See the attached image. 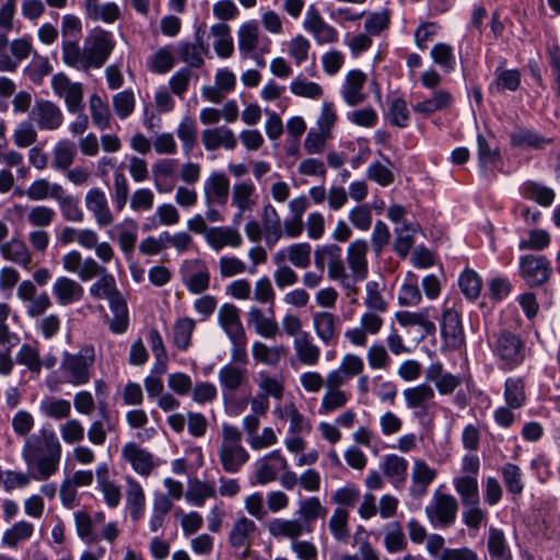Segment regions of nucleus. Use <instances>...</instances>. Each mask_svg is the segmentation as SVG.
<instances>
[{
	"instance_id": "1",
	"label": "nucleus",
	"mask_w": 560,
	"mask_h": 560,
	"mask_svg": "<svg viewBox=\"0 0 560 560\" xmlns=\"http://www.w3.org/2000/svg\"><path fill=\"white\" fill-rule=\"evenodd\" d=\"M62 446L51 429H42L24 439L21 457L35 470L34 479L45 481L59 468Z\"/></svg>"
},
{
	"instance_id": "2",
	"label": "nucleus",
	"mask_w": 560,
	"mask_h": 560,
	"mask_svg": "<svg viewBox=\"0 0 560 560\" xmlns=\"http://www.w3.org/2000/svg\"><path fill=\"white\" fill-rule=\"evenodd\" d=\"M95 361L93 345H83L78 352H62L58 369L59 382L73 387L86 385L93 377Z\"/></svg>"
},
{
	"instance_id": "3",
	"label": "nucleus",
	"mask_w": 560,
	"mask_h": 560,
	"mask_svg": "<svg viewBox=\"0 0 560 560\" xmlns=\"http://www.w3.org/2000/svg\"><path fill=\"white\" fill-rule=\"evenodd\" d=\"M267 529L273 538L291 540V551L299 560L318 559V549L315 544L299 539L304 534H311L313 528H307L295 518H273L268 523Z\"/></svg>"
},
{
	"instance_id": "4",
	"label": "nucleus",
	"mask_w": 560,
	"mask_h": 560,
	"mask_svg": "<svg viewBox=\"0 0 560 560\" xmlns=\"http://www.w3.org/2000/svg\"><path fill=\"white\" fill-rule=\"evenodd\" d=\"M218 457L222 469L228 474L238 472L248 462L249 453L242 445L238 428L228 423L222 425Z\"/></svg>"
},
{
	"instance_id": "5",
	"label": "nucleus",
	"mask_w": 560,
	"mask_h": 560,
	"mask_svg": "<svg viewBox=\"0 0 560 560\" xmlns=\"http://www.w3.org/2000/svg\"><path fill=\"white\" fill-rule=\"evenodd\" d=\"M231 360L218 372V380L223 393H236L248 384L247 348L231 349Z\"/></svg>"
},
{
	"instance_id": "6",
	"label": "nucleus",
	"mask_w": 560,
	"mask_h": 560,
	"mask_svg": "<svg viewBox=\"0 0 560 560\" xmlns=\"http://www.w3.org/2000/svg\"><path fill=\"white\" fill-rule=\"evenodd\" d=\"M493 353L499 359L501 370H514L525 361V342L511 331H501L493 342Z\"/></svg>"
},
{
	"instance_id": "7",
	"label": "nucleus",
	"mask_w": 560,
	"mask_h": 560,
	"mask_svg": "<svg viewBox=\"0 0 560 560\" xmlns=\"http://www.w3.org/2000/svg\"><path fill=\"white\" fill-rule=\"evenodd\" d=\"M518 272L528 287L536 288L550 280L553 269L546 256L527 254L520 257Z\"/></svg>"
},
{
	"instance_id": "8",
	"label": "nucleus",
	"mask_w": 560,
	"mask_h": 560,
	"mask_svg": "<svg viewBox=\"0 0 560 560\" xmlns=\"http://www.w3.org/2000/svg\"><path fill=\"white\" fill-rule=\"evenodd\" d=\"M90 69H100L114 50L115 40L110 32L95 28L84 42Z\"/></svg>"
},
{
	"instance_id": "9",
	"label": "nucleus",
	"mask_w": 560,
	"mask_h": 560,
	"mask_svg": "<svg viewBox=\"0 0 560 560\" xmlns=\"http://www.w3.org/2000/svg\"><path fill=\"white\" fill-rule=\"evenodd\" d=\"M218 323L231 342V349L247 348V336L243 327L240 310L231 303H224L218 311Z\"/></svg>"
},
{
	"instance_id": "10",
	"label": "nucleus",
	"mask_w": 560,
	"mask_h": 560,
	"mask_svg": "<svg viewBox=\"0 0 560 560\" xmlns=\"http://www.w3.org/2000/svg\"><path fill=\"white\" fill-rule=\"evenodd\" d=\"M51 89L54 94L62 98L67 110L70 114L81 113L83 104V85L80 82H73L63 72H58L51 78Z\"/></svg>"
},
{
	"instance_id": "11",
	"label": "nucleus",
	"mask_w": 560,
	"mask_h": 560,
	"mask_svg": "<svg viewBox=\"0 0 560 560\" xmlns=\"http://www.w3.org/2000/svg\"><path fill=\"white\" fill-rule=\"evenodd\" d=\"M457 500L446 493L435 492L431 503L425 508L424 512L430 523L435 527L451 526L457 516Z\"/></svg>"
},
{
	"instance_id": "12",
	"label": "nucleus",
	"mask_w": 560,
	"mask_h": 560,
	"mask_svg": "<svg viewBox=\"0 0 560 560\" xmlns=\"http://www.w3.org/2000/svg\"><path fill=\"white\" fill-rule=\"evenodd\" d=\"M382 312L365 311L360 317V325L345 331V339L355 348H364L369 336H376L384 326Z\"/></svg>"
},
{
	"instance_id": "13",
	"label": "nucleus",
	"mask_w": 560,
	"mask_h": 560,
	"mask_svg": "<svg viewBox=\"0 0 560 560\" xmlns=\"http://www.w3.org/2000/svg\"><path fill=\"white\" fill-rule=\"evenodd\" d=\"M406 408L413 411L417 419H423L434 408V389L425 383L407 387L402 390Z\"/></svg>"
},
{
	"instance_id": "14",
	"label": "nucleus",
	"mask_w": 560,
	"mask_h": 560,
	"mask_svg": "<svg viewBox=\"0 0 560 560\" xmlns=\"http://www.w3.org/2000/svg\"><path fill=\"white\" fill-rule=\"evenodd\" d=\"M31 118L39 130L55 131L63 125L61 108L49 100H37L31 110Z\"/></svg>"
},
{
	"instance_id": "15",
	"label": "nucleus",
	"mask_w": 560,
	"mask_h": 560,
	"mask_svg": "<svg viewBox=\"0 0 560 560\" xmlns=\"http://www.w3.org/2000/svg\"><path fill=\"white\" fill-rule=\"evenodd\" d=\"M369 245L365 240L359 238L347 247V265L352 277V287H358L359 282L366 279L369 273L368 255Z\"/></svg>"
},
{
	"instance_id": "16",
	"label": "nucleus",
	"mask_w": 560,
	"mask_h": 560,
	"mask_svg": "<svg viewBox=\"0 0 560 560\" xmlns=\"http://www.w3.org/2000/svg\"><path fill=\"white\" fill-rule=\"evenodd\" d=\"M257 532L256 523L246 517L236 518L229 533V544L234 550L241 551V558L246 559Z\"/></svg>"
},
{
	"instance_id": "17",
	"label": "nucleus",
	"mask_w": 560,
	"mask_h": 560,
	"mask_svg": "<svg viewBox=\"0 0 560 560\" xmlns=\"http://www.w3.org/2000/svg\"><path fill=\"white\" fill-rule=\"evenodd\" d=\"M121 457L130 464L136 474L149 477L156 468L153 454L135 442H127L121 448Z\"/></svg>"
},
{
	"instance_id": "18",
	"label": "nucleus",
	"mask_w": 560,
	"mask_h": 560,
	"mask_svg": "<svg viewBox=\"0 0 560 560\" xmlns=\"http://www.w3.org/2000/svg\"><path fill=\"white\" fill-rule=\"evenodd\" d=\"M84 202L98 228H107L114 223V213L109 208L105 192L101 188H91L84 197Z\"/></svg>"
},
{
	"instance_id": "19",
	"label": "nucleus",
	"mask_w": 560,
	"mask_h": 560,
	"mask_svg": "<svg viewBox=\"0 0 560 560\" xmlns=\"http://www.w3.org/2000/svg\"><path fill=\"white\" fill-rule=\"evenodd\" d=\"M230 195V179L222 172H212L203 183L206 205H218L224 208Z\"/></svg>"
},
{
	"instance_id": "20",
	"label": "nucleus",
	"mask_w": 560,
	"mask_h": 560,
	"mask_svg": "<svg viewBox=\"0 0 560 560\" xmlns=\"http://www.w3.org/2000/svg\"><path fill=\"white\" fill-rule=\"evenodd\" d=\"M65 271L74 273L82 282L91 280V276L100 269V262L93 257H82L79 250H70L61 257Z\"/></svg>"
},
{
	"instance_id": "21",
	"label": "nucleus",
	"mask_w": 560,
	"mask_h": 560,
	"mask_svg": "<svg viewBox=\"0 0 560 560\" xmlns=\"http://www.w3.org/2000/svg\"><path fill=\"white\" fill-rule=\"evenodd\" d=\"M100 264V269L91 276V280L97 278L89 289L90 295L96 300H107L108 304L124 296L117 288L115 277L109 273L104 266Z\"/></svg>"
},
{
	"instance_id": "22",
	"label": "nucleus",
	"mask_w": 560,
	"mask_h": 560,
	"mask_svg": "<svg viewBox=\"0 0 560 560\" xmlns=\"http://www.w3.org/2000/svg\"><path fill=\"white\" fill-rule=\"evenodd\" d=\"M288 468V462L280 450H275L257 462L256 480L259 485L270 483L278 478L281 470Z\"/></svg>"
},
{
	"instance_id": "23",
	"label": "nucleus",
	"mask_w": 560,
	"mask_h": 560,
	"mask_svg": "<svg viewBox=\"0 0 560 560\" xmlns=\"http://www.w3.org/2000/svg\"><path fill=\"white\" fill-rule=\"evenodd\" d=\"M441 334L447 348L459 349L464 346L465 335L459 314L456 311L452 308L443 311Z\"/></svg>"
},
{
	"instance_id": "24",
	"label": "nucleus",
	"mask_w": 560,
	"mask_h": 560,
	"mask_svg": "<svg viewBox=\"0 0 560 560\" xmlns=\"http://www.w3.org/2000/svg\"><path fill=\"white\" fill-rule=\"evenodd\" d=\"M0 254L4 260L13 262L25 270H31L34 267L31 248L19 237H12L2 243L0 245Z\"/></svg>"
},
{
	"instance_id": "25",
	"label": "nucleus",
	"mask_w": 560,
	"mask_h": 560,
	"mask_svg": "<svg viewBox=\"0 0 560 560\" xmlns=\"http://www.w3.org/2000/svg\"><path fill=\"white\" fill-rule=\"evenodd\" d=\"M303 26L313 35L318 45L332 44L338 40V31L326 23L314 8L307 12Z\"/></svg>"
},
{
	"instance_id": "26",
	"label": "nucleus",
	"mask_w": 560,
	"mask_h": 560,
	"mask_svg": "<svg viewBox=\"0 0 560 560\" xmlns=\"http://www.w3.org/2000/svg\"><path fill=\"white\" fill-rule=\"evenodd\" d=\"M312 323L317 338L326 346L330 345L339 335L340 318L331 312L314 313Z\"/></svg>"
},
{
	"instance_id": "27",
	"label": "nucleus",
	"mask_w": 560,
	"mask_h": 560,
	"mask_svg": "<svg viewBox=\"0 0 560 560\" xmlns=\"http://www.w3.org/2000/svg\"><path fill=\"white\" fill-rule=\"evenodd\" d=\"M57 303L61 306L71 305L82 300L84 288L77 280L61 276L58 277L51 287Z\"/></svg>"
},
{
	"instance_id": "28",
	"label": "nucleus",
	"mask_w": 560,
	"mask_h": 560,
	"mask_svg": "<svg viewBox=\"0 0 560 560\" xmlns=\"http://www.w3.org/2000/svg\"><path fill=\"white\" fill-rule=\"evenodd\" d=\"M295 360L304 366H315L320 360V348L310 332L303 331L293 339Z\"/></svg>"
},
{
	"instance_id": "29",
	"label": "nucleus",
	"mask_w": 560,
	"mask_h": 560,
	"mask_svg": "<svg viewBox=\"0 0 560 560\" xmlns=\"http://www.w3.org/2000/svg\"><path fill=\"white\" fill-rule=\"evenodd\" d=\"M77 243L83 249H94L95 256L102 264H109L115 257L113 246L108 242H100V236L93 229H80Z\"/></svg>"
},
{
	"instance_id": "30",
	"label": "nucleus",
	"mask_w": 560,
	"mask_h": 560,
	"mask_svg": "<svg viewBox=\"0 0 560 560\" xmlns=\"http://www.w3.org/2000/svg\"><path fill=\"white\" fill-rule=\"evenodd\" d=\"M207 244L215 252L224 247L238 248L243 245V237L238 230L233 226L210 228L206 235Z\"/></svg>"
},
{
	"instance_id": "31",
	"label": "nucleus",
	"mask_w": 560,
	"mask_h": 560,
	"mask_svg": "<svg viewBox=\"0 0 560 560\" xmlns=\"http://www.w3.org/2000/svg\"><path fill=\"white\" fill-rule=\"evenodd\" d=\"M425 378L433 383L440 395H451L462 385V377L444 371L442 363L435 362L425 370Z\"/></svg>"
},
{
	"instance_id": "32",
	"label": "nucleus",
	"mask_w": 560,
	"mask_h": 560,
	"mask_svg": "<svg viewBox=\"0 0 560 560\" xmlns=\"http://www.w3.org/2000/svg\"><path fill=\"white\" fill-rule=\"evenodd\" d=\"M126 483V506L132 521L137 522L144 515L145 493L141 483L132 476L124 477Z\"/></svg>"
},
{
	"instance_id": "33",
	"label": "nucleus",
	"mask_w": 560,
	"mask_h": 560,
	"mask_svg": "<svg viewBox=\"0 0 560 560\" xmlns=\"http://www.w3.org/2000/svg\"><path fill=\"white\" fill-rule=\"evenodd\" d=\"M201 142L207 151H215L220 148L234 150L237 145L233 130L225 126L205 129L201 132Z\"/></svg>"
},
{
	"instance_id": "34",
	"label": "nucleus",
	"mask_w": 560,
	"mask_h": 560,
	"mask_svg": "<svg viewBox=\"0 0 560 560\" xmlns=\"http://www.w3.org/2000/svg\"><path fill=\"white\" fill-rule=\"evenodd\" d=\"M365 82L366 74L361 70H350L347 73L341 88V95L349 106H355L364 102L366 97V94L363 91Z\"/></svg>"
},
{
	"instance_id": "35",
	"label": "nucleus",
	"mask_w": 560,
	"mask_h": 560,
	"mask_svg": "<svg viewBox=\"0 0 560 560\" xmlns=\"http://www.w3.org/2000/svg\"><path fill=\"white\" fill-rule=\"evenodd\" d=\"M260 218L266 245L272 247L283 237L280 214L277 209L268 202L262 206Z\"/></svg>"
},
{
	"instance_id": "36",
	"label": "nucleus",
	"mask_w": 560,
	"mask_h": 560,
	"mask_svg": "<svg viewBox=\"0 0 560 560\" xmlns=\"http://www.w3.org/2000/svg\"><path fill=\"white\" fill-rule=\"evenodd\" d=\"M247 324L254 328L257 335L267 339H273L279 334V327L273 315L268 317L260 308L255 306L247 312Z\"/></svg>"
},
{
	"instance_id": "37",
	"label": "nucleus",
	"mask_w": 560,
	"mask_h": 560,
	"mask_svg": "<svg viewBox=\"0 0 560 560\" xmlns=\"http://www.w3.org/2000/svg\"><path fill=\"white\" fill-rule=\"evenodd\" d=\"M328 278L339 283L348 298H351V302H357V295L359 293L358 287H352V277L346 271L341 253L327 265Z\"/></svg>"
},
{
	"instance_id": "38",
	"label": "nucleus",
	"mask_w": 560,
	"mask_h": 560,
	"mask_svg": "<svg viewBox=\"0 0 560 560\" xmlns=\"http://www.w3.org/2000/svg\"><path fill=\"white\" fill-rule=\"evenodd\" d=\"M454 103L453 94L447 90H435L431 97L424 98L413 105V110L424 116H430L435 112H442L450 108Z\"/></svg>"
},
{
	"instance_id": "39",
	"label": "nucleus",
	"mask_w": 560,
	"mask_h": 560,
	"mask_svg": "<svg viewBox=\"0 0 560 560\" xmlns=\"http://www.w3.org/2000/svg\"><path fill=\"white\" fill-rule=\"evenodd\" d=\"M287 354L283 345L268 346L262 341H255L252 345V357L257 364L276 366Z\"/></svg>"
},
{
	"instance_id": "40",
	"label": "nucleus",
	"mask_w": 560,
	"mask_h": 560,
	"mask_svg": "<svg viewBox=\"0 0 560 560\" xmlns=\"http://www.w3.org/2000/svg\"><path fill=\"white\" fill-rule=\"evenodd\" d=\"M256 187L250 180L240 182L232 187V205L237 209V218L255 206Z\"/></svg>"
},
{
	"instance_id": "41",
	"label": "nucleus",
	"mask_w": 560,
	"mask_h": 560,
	"mask_svg": "<svg viewBox=\"0 0 560 560\" xmlns=\"http://www.w3.org/2000/svg\"><path fill=\"white\" fill-rule=\"evenodd\" d=\"M197 43L180 42L178 44V55L180 60L192 68H200L203 65V54L208 52V46L200 36V31L196 34Z\"/></svg>"
},
{
	"instance_id": "42",
	"label": "nucleus",
	"mask_w": 560,
	"mask_h": 560,
	"mask_svg": "<svg viewBox=\"0 0 560 560\" xmlns=\"http://www.w3.org/2000/svg\"><path fill=\"white\" fill-rule=\"evenodd\" d=\"M61 50L62 61L65 62V65L77 70H90L88 57L85 54V46L81 48L79 45V40H62Z\"/></svg>"
},
{
	"instance_id": "43",
	"label": "nucleus",
	"mask_w": 560,
	"mask_h": 560,
	"mask_svg": "<svg viewBox=\"0 0 560 560\" xmlns=\"http://www.w3.org/2000/svg\"><path fill=\"white\" fill-rule=\"evenodd\" d=\"M296 518L300 524H304L307 528H313L312 523L318 518H325L327 515V509L322 504L317 497H310L299 502Z\"/></svg>"
},
{
	"instance_id": "44",
	"label": "nucleus",
	"mask_w": 560,
	"mask_h": 560,
	"mask_svg": "<svg viewBox=\"0 0 560 560\" xmlns=\"http://www.w3.org/2000/svg\"><path fill=\"white\" fill-rule=\"evenodd\" d=\"M196 267V271L185 275L183 281L187 290L192 294H201L210 287V272L206 264L201 260H194L189 262Z\"/></svg>"
},
{
	"instance_id": "45",
	"label": "nucleus",
	"mask_w": 560,
	"mask_h": 560,
	"mask_svg": "<svg viewBox=\"0 0 560 560\" xmlns=\"http://www.w3.org/2000/svg\"><path fill=\"white\" fill-rule=\"evenodd\" d=\"M383 474L396 486L405 482L408 471V460L397 454H388L381 465Z\"/></svg>"
},
{
	"instance_id": "46",
	"label": "nucleus",
	"mask_w": 560,
	"mask_h": 560,
	"mask_svg": "<svg viewBox=\"0 0 560 560\" xmlns=\"http://www.w3.org/2000/svg\"><path fill=\"white\" fill-rule=\"evenodd\" d=\"M525 380L520 376H511L504 383V401L505 405L521 409L525 406L527 396L525 392Z\"/></svg>"
},
{
	"instance_id": "47",
	"label": "nucleus",
	"mask_w": 560,
	"mask_h": 560,
	"mask_svg": "<svg viewBox=\"0 0 560 560\" xmlns=\"http://www.w3.org/2000/svg\"><path fill=\"white\" fill-rule=\"evenodd\" d=\"M524 198L535 201L542 207H549L555 200V191L535 180H526L521 187Z\"/></svg>"
},
{
	"instance_id": "48",
	"label": "nucleus",
	"mask_w": 560,
	"mask_h": 560,
	"mask_svg": "<svg viewBox=\"0 0 560 560\" xmlns=\"http://www.w3.org/2000/svg\"><path fill=\"white\" fill-rule=\"evenodd\" d=\"M454 488L460 498L463 505L480 504L479 487L474 476H462L454 478Z\"/></svg>"
},
{
	"instance_id": "49",
	"label": "nucleus",
	"mask_w": 560,
	"mask_h": 560,
	"mask_svg": "<svg viewBox=\"0 0 560 560\" xmlns=\"http://www.w3.org/2000/svg\"><path fill=\"white\" fill-rule=\"evenodd\" d=\"M487 547L491 560H512V553L503 530L490 527Z\"/></svg>"
},
{
	"instance_id": "50",
	"label": "nucleus",
	"mask_w": 560,
	"mask_h": 560,
	"mask_svg": "<svg viewBox=\"0 0 560 560\" xmlns=\"http://www.w3.org/2000/svg\"><path fill=\"white\" fill-rule=\"evenodd\" d=\"M350 393L345 389H328L322 396L318 413L323 416L330 415L347 406L350 400Z\"/></svg>"
},
{
	"instance_id": "51",
	"label": "nucleus",
	"mask_w": 560,
	"mask_h": 560,
	"mask_svg": "<svg viewBox=\"0 0 560 560\" xmlns=\"http://www.w3.org/2000/svg\"><path fill=\"white\" fill-rule=\"evenodd\" d=\"M396 319L404 327L418 326L428 335L435 332V324L430 320L429 308H424L420 312H397Z\"/></svg>"
},
{
	"instance_id": "52",
	"label": "nucleus",
	"mask_w": 560,
	"mask_h": 560,
	"mask_svg": "<svg viewBox=\"0 0 560 560\" xmlns=\"http://www.w3.org/2000/svg\"><path fill=\"white\" fill-rule=\"evenodd\" d=\"M211 35L215 38L213 48L221 58H229L234 51L233 38L229 25L218 23L211 26Z\"/></svg>"
},
{
	"instance_id": "53",
	"label": "nucleus",
	"mask_w": 560,
	"mask_h": 560,
	"mask_svg": "<svg viewBox=\"0 0 560 560\" xmlns=\"http://www.w3.org/2000/svg\"><path fill=\"white\" fill-rule=\"evenodd\" d=\"M55 200L59 206L65 221L81 223L84 220V213L80 207L79 200L71 195H67L63 188L62 191L56 196Z\"/></svg>"
},
{
	"instance_id": "54",
	"label": "nucleus",
	"mask_w": 560,
	"mask_h": 560,
	"mask_svg": "<svg viewBox=\"0 0 560 560\" xmlns=\"http://www.w3.org/2000/svg\"><path fill=\"white\" fill-rule=\"evenodd\" d=\"M118 230V246L120 250L129 256L133 253L138 240V224L132 219H125L117 225Z\"/></svg>"
},
{
	"instance_id": "55",
	"label": "nucleus",
	"mask_w": 560,
	"mask_h": 560,
	"mask_svg": "<svg viewBox=\"0 0 560 560\" xmlns=\"http://www.w3.org/2000/svg\"><path fill=\"white\" fill-rule=\"evenodd\" d=\"M89 108L92 121L100 130L110 128L112 115L108 104L98 94L90 96Z\"/></svg>"
},
{
	"instance_id": "56",
	"label": "nucleus",
	"mask_w": 560,
	"mask_h": 560,
	"mask_svg": "<svg viewBox=\"0 0 560 560\" xmlns=\"http://www.w3.org/2000/svg\"><path fill=\"white\" fill-rule=\"evenodd\" d=\"M34 534V525L27 521H19L8 528L2 536V545L9 548H16V546L30 539Z\"/></svg>"
},
{
	"instance_id": "57",
	"label": "nucleus",
	"mask_w": 560,
	"mask_h": 560,
	"mask_svg": "<svg viewBox=\"0 0 560 560\" xmlns=\"http://www.w3.org/2000/svg\"><path fill=\"white\" fill-rule=\"evenodd\" d=\"M62 186L57 183H50L46 178L34 180L25 190L30 200L40 201L47 198L56 199V196L62 191Z\"/></svg>"
},
{
	"instance_id": "58",
	"label": "nucleus",
	"mask_w": 560,
	"mask_h": 560,
	"mask_svg": "<svg viewBox=\"0 0 560 560\" xmlns=\"http://www.w3.org/2000/svg\"><path fill=\"white\" fill-rule=\"evenodd\" d=\"M349 512L342 508L335 509L328 521V528L334 539L338 542L346 544L350 537L348 525Z\"/></svg>"
},
{
	"instance_id": "59",
	"label": "nucleus",
	"mask_w": 560,
	"mask_h": 560,
	"mask_svg": "<svg viewBox=\"0 0 560 560\" xmlns=\"http://www.w3.org/2000/svg\"><path fill=\"white\" fill-rule=\"evenodd\" d=\"M384 547L389 553L406 549L407 540L399 522H389L384 525Z\"/></svg>"
},
{
	"instance_id": "60",
	"label": "nucleus",
	"mask_w": 560,
	"mask_h": 560,
	"mask_svg": "<svg viewBox=\"0 0 560 560\" xmlns=\"http://www.w3.org/2000/svg\"><path fill=\"white\" fill-rule=\"evenodd\" d=\"M417 223L404 222L401 226L395 229L394 249L400 257H406L413 246V235L419 231Z\"/></svg>"
},
{
	"instance_id": "61",
	"label": "nucleus",
	"mask_w": 560,
	"mask_h": 560,
	"mask_svg": "<svg viewBox=\"0 0 560 560\" xmlns=\"http://www.w3.org/2000/svg\"><path fill=\"white\" fill-rule=\"evenodd\" d=\"M510 143L516 148L541 149L550 143V139L544 138L529 129L517 128L510 135Z\"/></svg>"
},
{
	"instance_id": "62",
	"label": "nucleus",
	"mask_w": 560,
	"mask_h": 560,
	"mask_svg": "<svg viewBox=\"0 0 560 560\" xmlns=\"http://www.w3.org/2000/svg\"><path fill=\"white\" fill-rule=\"evenodd\" d=\"M196 327V322L190 317L178 318L173 327V340L175 346L185 351L191 343V336Z\"/></svg>"
},
{
	"instance_id": "63",
	"label": "nucleus",
	"mask_w": 560,
	"mask_h": 560,
	"mask_svg": "<svg viewBox=\"0 0 560 560\" xmlns=\"http://www.w3.org/2000/svg\"><path fill=\"white\" fill-rule=\"evenodd\" d=\"M215 495L214 485L200 480L191 482L185 494L186 500L195 506H202L207 499L215 498Z\"/></svg>"
},
{
	"instance_id": "64",
	"label": "nucleus",
	"mask_w": 560,
	"mask_h": 560,
	"mask_svg": "<svg viewBox=\"0 0 560 560\" xmlns=\"http://www.w3.org/2000/svg\"><path fill=\"white\" fill-rule=\"evenodd\" d=\"M39 410L47 418L56 420L68 419L71 413V404L63 398L48 397L42 400Z\"/></svg>"
}]
</instances>
